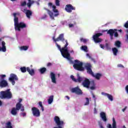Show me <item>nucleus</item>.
<instances>
[{"mask_svg": "<svg viewBox=\"0 0 128 128\" xmlns=\"http://www.w3.org/2000/svg\"><path fill=\"white\" fill-rule=\"evenodd\" d=\"M68 42L67 40H66V44L64 45V47H62V48L60 47V46L56 44L57 48L58 50H60L61 54L63 58L68 60L70 61V64H74V61H72V60L70 58V52H68Z\"/></svg>", "mask_w": 128, "mask_h": 128, "instance_id": "nucleus-1", "label": "nucleus"}, {"mask_svg": "<svg viewBox=\"0 0 128 128\" xmlns=\"http://www.w3.org/2000/svg\"><path fill=\"white\" fill-rule=\"evenodd\" d=\"M14 26L16 30L20 32V28H26V24L24 22L18 23V18L16 17V13H14Z\"/></svg>", "mask_w": 128, "mask_h": 128, "instance_id": "nucleus-2", "label": "nucleus"}, {"mask_svg": "<svg viewBox=\"0 0 128 128\" xmlns=\"http://www.w3.org/2000/svg\"><path fill=\"white\" fill-rule=\"evenodd\" d=\"M85 68H86L88 74H90L92 76H94V78H95L98 80H100V78L102 76V74L100 73H96L94 75L92 70V64H90V63L86 64L85 65Z\"/></svg>", "mask_w": 128, "mask_h": 128, "instance_id": "nucleus-3", "label": "nucleus"}, {"mask_svg": "<svg viewBox=\"0 0 128 128\" xmlns=\"http://www.w3.org/2000/svg\"><path fill=\"white\" fill-rule=\"evenodd\" d=\"M2 100L6 98L7 100H10L12 98V94L10 92V89H8L5 91H1L0 92Z\"/></svg>", "mask_w": 128, "mask_h": 128, "instance_id": "nucleus-4", "label": "nucleus"}, {"mask_svg": "<svg viewBox=\"0 0 128 128\" xmlns=\"http://www.w3.org/2000/svg\"><path fill=\"white\" fill-rule=\"evenodd\" d=\"M75 64L73 65V68L76 70H79V72H82L84 70V68L82 66L84 64L82 62H80L78 60H74Z\"/></svg>", "mask_w": 128, "mask_h": 128, "instance_id": "nucleus-5", "label": "nucleus"}, {"mask_svg": "<svg viewBox=\"0 0 128 128\" xmlns=\"http://www.w3.org/2000/svg\"><path fill=\"white\" fill-rule=\"evenodd\" d=\"M6 76V74L0 75V88H2L8 86V83L5 80Z\"/></svg>", "mask_w": 128, "mask_h": 128, "instance_id": "nucleus-6", "label": "nucleus"}, {"mask_svg": "<svg viewBox=\"0 0 128 128\" xmlns=\"http://www.w3.org/2000/svg\"><path fill=\"white\" fill-rule=\"evenodd\" d=\"M100 36H102V33H96L93 36V40L96 44L102 42V39L100 38Z\"/></svg>", "mask_w": 128, "mask_h": 128, "instance_id": "nucleus-7", "label": "nucleus"}, {"mask_svg": "<svg viewBox=\"0 0 128 128\" xmlns=\"http://www.w3.org/2000/svg\"><path fill=\"white\" fill-rule=\"evenodd\" d=\"M8 80L11 82L12 86H14V84H16V82L14 80H18V78L16 74H10V78H8Z\"/></svg>", "mask_w": 128, "mask_h": 128, "instance_id": "nucleus-8", "label": "nucleus"}, {"mask_svg": "<svg viewBox=\"0 0 128 128\" xmlns=\"http://www.w3.org/2000/svg\"><path fill=\"white\" fill-rule=\"evenodd\" d=\"M77 79L74 78V76L73 75H72L70 76V78L73 80V82H79V84H80L84 80V78L82 76H80V74H77Z\"/></svg>", "mask_w": 128, "mask_h": 128, "instance_id": "nucleus-9", "label": "nucleus"}, {"mask_svg": "<svg viewBox=\"0 0 128 128\" xmlns=\"http://www.w3.org/2000/svg\"><path fill=\"white\" fill-rule=\"evenodd\" d=\"M32 111L34 116L38 118V116H40V110H38V108L33 107L32 108Z\"/></svg>", "mask_w": 128, "mask_h": 128, "instance_id": "nucleus-10", "label": "nucleus"}, {"mask_svg": "<svg viewBox=\"0 0 128 128\" xmlns=\"http://www.w3.org/2000/svg\"><path fill=\"white\" fill-rule=\"evenodd\" d=\"M72 92H73L74 94H82V90L80 88V87L78 86L75 87L74 88H72L71 90Z\"/></svg>", "mask_w": 128, "mask_h": 128, "instance_id": "nucleus-11", "label": "nucleus"}, {"mask_svg": "<svg viewBox=\"0 0 128 128\" xmlns=\"http://www.w3.org/2000/svg\"><path fill=\"white\" fill-rule=\"evenodd\" d=\"M22 102V99L20 98L18 100V102L16 104L17 110H20L21 112H24V106H22V104H20Z\"/></svg>", "mask_w": 128, "mask_h": 128, "instance_id": "nucleus-12", "label": "nucleus"}, {"mask_svg": "<svg viewBox=\"0 0 128 128\" xmlns=\"http://www.w3.org/2000/svg\"><path fill=\"white\" fill-rule=\"evenodd\" d=\"M65 10L67 12H72V10H76V7H74L72 4H68L66 6Z\"/></svg>", "mask_w": 128, "mask_h": 128, "instance_id": "nucleus-13", "label": "nucleus"}, {"mask_svg": "<svg viewBox=\"0 0 128 128\" xmlns=\"http://www.w3.org/2000/svg\"><path fill=\"white\" fill-rule=\"evenodd\" d=\"M92 82L90 81V80L86 78L85 80L82 82V85L84 88H90V85L91 84Z\"/></svg>", "mask_w": 128, "mask_h": 128, "instance_id": "nucleus-14", "label": "nucleus"}, {"mask_svg": "<svg viewBox=\"0 0 128 128\" xmlns=\"http://www.w3.org/2000/svg\"><path fill=\"white\" fill-rule=\"evenodd\" d=\"M107 32V34L110 35V40H114V31L112 29H110L108 30H104L102 31V32Z\"/></svg>", "mask_w": 128, "mask_h": 128, "instance_id": "nucleus-15", "label": "nucleus"}, {"mask_svg": "<svg viewBox=\"0 0 128 128\" xmlns=\"http://www.w3.org/2000/svg\"><path fill=\"white\" fill-rule=\"evenodd\" d=\"M56 40L57 42H66V40H67V42H68V40H66L64 39V36L63 34H60L59 35V36L57 38Z\"/></svg>", "mask_w": 128, "mask_h": 128, "instance_id": "nucleus-16", "label": "nucleus"}, {"mask_svg": "<svg viewBox=\"0 0 128 128\" xmlns=\"http://www.w3.org/2000/svg\"><path fill=\"white\" fill-rule=\"evenodd\" d=\"M24 10L26 12L25 14H26V18H30V16H32V10L26 9H24Z\"/></svg>", "mask_w": 128, "mask_h": 128, "instance_id": "nucleus-17", "label": "nucleus"}, {"mask_svg": "<svg viewBox=\"0 0 128 128\" xmlns=\"http://www.w3.org/2000/svg\"><path fill=\"white\" fill-rule=\"evenodd\" d=\"M108 128H116V119H114V118H112V124H108Z\"/></svg>", "mask_w": 128, "mask_h": 128, "instance_id": "nucleus-18", "label": "nucleus"}, {"mask_svg": "<svg viewBox=\"0 0 128 128\" xmlns=\"http://www.w3.org/2000/svg\"><path fill=\"white\" fill-rule=\"evenodd\" d=\"M50 76L52 82H53V84H56V74L52 72H51Z\"/></svg>", "mask_w": 128, "mask_h": 128, "instance_id": "nucleus-19", "label": "nucleus"}, {"mask_svg": "<svg viewBox=\"0 0 128 128\" xmlns=\"http://www.w3.org/2000/svg\"><path fill=\"white\" fill-rule=\"evenodd\" d=\"M100 116L104 122H106V120H108V118H106V113L104 112H102L100 113Z\"/></svg>", "mask_w": 128, "mask_h": 128, "instance_id": "nucleus-20", "label": "nucleus"}, {"mask_svg": "<svg viewBox=\"0 0 128 128\" xmlns=\"http://www.w3.org/2000/svg\"><path fill=\"white\" fill-rule=\"evenodd\" d=\"M102 94L108 96V100H110L111 102H112V100H114V97H112V94H110L108 93H104V92H102Z\"/></svg>", "mask_w": 128, "mask_h": 128, "instance_id": "nucleus-21", "label": "nucleus"}, {"mask_svg": "<svg viewBox=\"0 0 128 128\" xmlns=\"http://www.w3.org/2000/svg\"><path fill=\"white\" fill-rule=\"evenodd\" d=\"M48 6H52V10H53L54 12H56V13L58 12V10H56V6L55 5L52 6V3L49 2L48 4Z\"/></svg>", "mask_w": 128, "mask_h": 128, "instance_id": "nucleus-22", "label": "nucleus"}, {"mask_svg": "<svg viewBox=\"0 0 128 128\" xmlns=\"http://www.w3.org/2000/svg\"><path fill=\"white\" fill-rule=\"evenodd\" d=\"M2 48L0 47V52L2 50L4 52H6V42L2 41Z\"/></svg>", "mask_w": 128, "mask_h": 128, "instance_id": "nucleus-23", "label": "nucleus"}, {"mask_svg": "<svg viewBox=\"0 0 128 128\" xmlns=\"http://www.w3.org/2000/svg\"><path fill=\"white\" fill-rule=\"evenodd\" d=\"M26 70L28 72L30 76H34V69L30 70V67H27Z\"/></svg>", "mask_w": 128, "mask_h": 128, "instance_id": "nucleus-24", "label": "nucleus"}, {"mask_svg": "<svg viewBox=\"0 0 128 128\" xmlns=\"http://www.w3.org/2000/svg\"><path fill=\"white\" fill-rule=\"evenodd\" d=\"M16 108H13L11 110V114L13 116H16V114H18V112H16V110H20V109H18L16 106Z\"/></svg>", "mask_w": 128, "mask_h": 128, "instance_id": "nucleus-25", "label": "nucleus"}, {"mask_svg": "<svg viewBox=\"0 0 128 128\" xmlns=\"http://www.w3.org/2000/svg\"><path fill=\"white\" fill-rule=\"evenodd\" d=\"M114 46L118 48H122V42L120 40H116L115 42Z\"/></svg>", "mask_w": 128, "mask_h": 128, "instance_id": "nucleus-26", "label": "nucleus"}, {"mask_svg": "<svg viewBox=\"0 0 128 128\" xmlns=\"http://www.w3.org/2000/svg\"><path fill=\"white\" fill-rule=\"evenodd\" d=\"M46 72V68L44 67L42 68L39 69V72H40V74H44Z\"/></svg>", "mask_w": 128, "mask_h": 128, "instance_id": "nucleus-27", "label": "nucleus"}, {"mask_svg": "<svg viewBox=\"0 0 128 128\" xmlns=\"http://www.w3.org/2000/svg\"><path fill=\"white\" fill-rule=\"evenodd\" d=\"M46 10H47L48 14H49L50 18H52V20H54V13H52V12L49 10L46 9Z\"/></svg>", "mask_w": 128, "mask_h": 128, "instance_id": "nucleus-28", "label": "nucleus"}, {"mask_svg": "<svg viewBox=\"0 0 128 128\" xmlns=\"http://www.w3.org/2000/svg\"><path fill=\"white\" fill-rule=\"evenodd\" d=\"M90 84L92 86L90 87V90H96V83H94V82L92 81Z\"/></svg>", "mask_w": 128, "mask_h": 128, "instance_id": "nucleus-29", "label": "nucleus"}, {"mask_svg": "<svg viewBox=\"0 0 128 128\" xmlns=\"http://www.w3.org/2000/svg\"><path fill=\"white\" fill-rule=\"evenodd\" d=\"M113 54L114 56H118V50L116 48H112Z\"/></svg>", "mask_w": 128, "mask_h": 128, "instance_id": "nucleus-30", "label": "nucleus"}, {"mask_svg": "<svg viewBox=\"0 0 128 128\" xmlns=\"http://www.w3.org/2000/svg\"><path fill=\"white\" fill-rule=\"evenodd\" d=\"M52 102H54V96H50L48 99V104H50Z\"/></svg>", "mask_w": 128, "mask_h": 128, "instance_id": "nucleus-31", "label": "nucleus"}, {"mask_svg": "<svg viewBox=\"0 0 128 128\" xmlns=\"http://www.w3.org/2000/svg\"><path fill=\"white\" fill-rule=\"evenodd\" d=\"M20 50H28V46H24L20 47Z\"/></svg>", "mask_w": 128, "mask_h": 128, "instance_id": "nucleus-32", "label": "nucleus"}, {"mask_svg": "<svg viewBox=\"0 0 128 128\" xmlns=\"http://www.w3.org/2000/svg\"><path fill=\"white\" fill-rule=\"evenodd\" d=\"M6 128H12V122H8L6 123Z\"/></svg>", "mask_w": 128, "mask_h": 128, "instance_id": "nucleus-33", "label": "nucleus"}, {"mask_svg": "<svg viewBox=\"0 0 128 128\" xmlns=\"http://www.w3.org/2000/svg\"><path fill=\"white\" fill-rule=\"evenodd\" d=\"M114 31V38H118V30L117 29H114L113 30Z\"/></svg>", "mask_w": 128, "mask_h": 128, "instance_id": "nucleus-34", "label": "nucleus"}, {"mask_svg": "<svg viewBox=\"0 0 128 128\" xmlns=\"http://www.w3.org/2000/svg\"><path fill=\"white\" fill-rule=\"evenodd\" d=\"M20 70L22 72H26V70H27L26 66L21 67L20 68Z\"/></svg>", "mask_w": 128, "mask_h": 128, "instance_id": "nucleus-35", "label": "nucleus"}, {"mask_svg": "<svg viewBox=\"0 0 128 128\" xmlns=\"http://www.w3.org/2000/svg\"><path fill=\"white\" fill-rule=\"evenodd\" d=\"M38 105L40 106L42 112H44V106H42V102H39Z\"/></svg>", "mask_w": 128, "mask_h": 128, "instance_id": "nucleus-36", "label": "nucleus"}, {"mask_svg": "<svg viewBox=\"0 0 128 128\" xmlns=\"http://www.w3.org/2000/svg\"><path fill=\"white\" fill-rule=\"evenodd\" d=\"M82 50H84V52H88V46H82Z\"/></svg>", "mask_w": 128, "mask_h": 128, "instance_id": "nucleus-37", "label": "nucleus"}, {"mask_svg": "<svg viewBox=\"0 0 128 128\" xmlns=\"http://www.w3.org/2000/svg\"><path fill=\"white\" fill-rule=\"evenodd\" d=\"M86 102L84 104V106H88L90 104V100L88 99V98H86Z\"/></svg>", "mask_w": 128, "mask_h": 128, "instance_id": "nucleus-38", "label": "nucleus"}, {"mask_svg": "<svg viewBox=\"0 0 128 128\" xmlns=\"http://www.w3.org/2000/svg\"><path fill=\"white\" fill-rule=\"evenodd\" d=\"M52 40H53L54 42H56V48H58V46H56V44H57L58 46H60V45L58 44V42H58V40H58V38H56V39L55 37L54 36V37L52 38Z\"/></svg>", "mask_w": 128, "mask_h": 128, "instance_id": "nucleus-39", "label": "nucleus"}, {"mask_svg": "<svg viewBox=\"0 0 128 128\" xmlns=\"http://www.w3.org/2000/svg\"><path fill=\"white\" fill-rule=\"evenodd\" d=\"M32 4H34V1H32V2H28L27 4V6H28V8H30V6H32Z\"/></svg>", "mask_w": 128, "mask_h": 128, "instance_id": "nucleus-40", "label": "nucleus"}, {"mask_svg": "<svg viewBox=\"0 0 128 128\" xmlns=\"http://www.w3.org/2000/svg\"><path fill=\"white\" fill-rule=\"evenodd\" d=\"M60 0H56V4L57 6H60Z\"/></svg>", "mask_w": 128, "mask_h": 128, "instance_id": "nucleus-41", "label": "nucleus"}, {"mask_svg": "<svg viewBox=\"0 0 128 128\" xmlns=\"http://www.w3.org/2000/svg\"><path fill=\"white\" fill-rule=\"evenodd\" d=\"M80 42H84V44H86V42H88V40H86V39H84L83 38H80Z\"/></svg>", "mask_w": 128, "mask_h": 128, "instance_id": "nucleus-42", "label": "nucleus"}, {"mask_svg": "<svg viewBox=\"0 0 128 128\" xmlns=\"http://www.w3.org/2000/svg\"><path fill=\"white\" fill-rule=\"evenodd\" d=\"M107 50H110V46H108V44L106 43V46H105Z\"/></svg>", "mask_w": 128, "mask_h": 128, "instance_id": "nucleus-43", "label": "nucleus"}, {"mask_svg": "<svg viewBox=\"0 0 128 128\" xmlns=\"http://www.w3.org/2000/svg\"><path fill=\"white\" fill-rule=\"evenodd\" d=\"M21 6H26V2L24 1V2L21 3Z\"/></svg>", "mask_w": 128, "mask_h": 128, "instance_id": "nucleus-44", "label": "nucleus"}, {"mask_svg": "<svg viewBox=\"0 0 128 128\" xmlns=\"http://www.w3.org/2000/svg\"><path fill=\"white\" fill-rule=\"evenodd\" d=\"M86 56H88V58H90V60H94V58H92V56H90V54H86Z\"/></svg>", "mask_w": 128, "mask_h": 128, "instance_id": "nucleus-45", "label": "nucleus"}, {"mask_svg": "<svg viewBox=\"0 0 128 128\" xmlns=\"http://www.w3.org/2000/svg\"><path fill=\"white\" fill-rule=\"evenodd\" d=\"M52 66V64L51 62H48L46 65L48 67Z\"/></svg>", "mask_w": 128, "mask_h": 128, "instance_id": "nucleus-46", "label": "nucleus"}, {"mask_svg": "<svg viewBox=\"0 0 128 128\" xmlns=\"http://www.w3.org/2000/svg\"><path fill=\"white\" fill-rule=\"evenodd\" d=\"M118 68H124V66H122V64H118Z\"/></svg>", "mask_w": 128, "mask_h": 128, "instance_id": "nucleus-47", "label": "nucleus"}, {"mask_svg": "<svg viewBox=\"0 0 128 128\" xmlns=\"http://www.w3.org/2000/svg\"><path fill=\"white\" fill-rule=\"evenodd\" d=\"M21 114H22V116L24 117V116H26V113L23 112V113H22Z\"/></svg>", "mask_w": 128, "mask_h": 128, "instance_id": "nucleus-48", "label": "nucleus"}, {"mask_svg": "<svg viewBox=\"0 0 128 128\" xmlns=\"http://www.w3.org/2000/svg\"><path fill=\"white\" fill-rule=\"evenodd\" d=\"M100 47L101 48H103V49L104 48V44H100Z\"/></svg>", "mask_w": 128, "mask_h": 128, "instance_id": "nucleus-49", "label": "nucleus"}, {"mask_svg": "<svg viewBox=\"0 0 128 128\" xmlns=\"http://www.w3.org/2000/svg\"><path fill=\"white\" fill-rule=\"evenodd\" d=\"M69 28H74V25L73 24H68Z\"/></svg>", "mask_w": 128, "mask_h": 128, "instance_id": "nucleus-50", "label": "nucleus"}, {"mask_svg": "<svg viewBox=\"0 0 128 128\" xmlns=\"http://www.w3.org/2000/svg\"><path fill=\"white\" fill-rule=\"evenodd\" d=\"M94 114H98V111L96 110V108H94Z\"/></svg>", "mask_w": 128, "mask_h": 128, "instance_id": "nucleus-51", "label": "nucleus"}, {"mask_svg": "<svg viewBox=\"0 0 128 128\" xmlns=\"http://www.w3.org/2000/svg\"><path fill=\"white\" fill-rule=\"evenodd\" d=\"M92 96L93 98H94V100H96V96H94V94L93 93H92Z\"/></svg>", "mask_w": 128, "mask_h": 128, "instance_id": "nucleus-52", "label": "nucleus"}, {"mask_svg": "<svg viewBox=\"0 0 128 128\" xmlns=\"http://www.w3.org/2000/svg\"><path fill=\"white\" fill-rule=\"evenodd\" d=\"M127 108H128V107L126 106L124 108H123V109L122 110V112H124V111L126 110Z\"/></svg>", "mask_w": 128, "mask_h": 128, "instance_id": "nucleus-53", "label": "nucleus"}, {"mask_svg": "<svg viewBox=\"0 0 128 128\" xmlns=\"http://www.w3.org/2000/svg\"><path fill=\"white\" fill-rule=\"evenodd\" d=\"M60 14L58 13H56V14H54V16H58Z\"/></svg>", "mask_w": 128, "mask_h": 128, "instance_id": "nucleus-54", "label": "nucleus"}, {"mask_svg": "<svg viewBox=\"0 0 128 128\" xmlns=\"http://www.w3.org/2000/svg\"><path fill=\"white\" fill-rule=\"evenodd\" d=\"M118 32H122V29H120L119 30H118Z\"/></svg>", "mask_w": 128, "mask_h": 128, "instance_id": "nucleus-55", "label": "nucleus"}, {"mask_svg": "<svg viewBox=\"0 0 128 128\" xmlns=\"http://www.w3.org/2000/svg\"><path fill=\"white\" fill-rule=\"evenodd\" d=\"M65 98H68V100H70V96H65Z\"/></svg>", "mask_w": 128, "mask_h": 128, "instance_id": "nucleus-56", "label": "nucleus"}, {"mask_svg": "<svg viewBox=\"0 0 128 128\" xmlns=\"http://www.w3.org/2000/svg\"><path fill=\"white\" fill-rule=\"evenodd\" d=\"M100 128H104V126H102V124H100Z\"/></svg>", "mask_w": 128, "mask_h": 128, "instance_id": "nucleus-57", "label": "nucleus"}, {"mask_svg": "<svg viewBox=\"0 0 128 128\" xmlns=\"http://www.w3.org/2000/svg\"><path fill=\"white\" fill-rule=\"evenodd\" d=\"M2 105V100H0V106Z\"/></svg>", "mask_w": 128, "mask_h": 128, "instance_id": "nucleus-58", "label": "nucleus"}, {"mask_svg": "<svg viewBox=\"0 0 128 128\" xmlns=\"http://www.w3.org/2000/svg\"><path fill=\"white\" fill-rule=\"evenodd\" d=\"M122 128H126V126L124 125L122 126Z\"/></svg>", "mask_w": 128, "mask_h": 128, "instance_id": "nucleus-59", "label": "nucleus"}, {"mask_svg": "<svg viewBox=\"0 0 128 128\" xmlns=\"http://www.w3.org/2000/svg\"><path fill=\"white\" fill-rule=\"evenodd\" d=\"M28 2H32V1L30 0H28Z\"/></svg>", "mask_w": 128, "mask_h": 128, "instance_id": "nucleus-60", "label": "nucleus"}, {"mask_svg": "<svg viewBox=\"0 0 128 128\" xmlns=\"http://www.w3.org/2000/svg\"><path fill=\"white\" fill-rule=\"evenodd\" d=\"M2 98V95H0V98Z\"/></svg>", "mask_w": 128, "mask_h": 128, "instance_id": "nucleus-61", "label": "nucleus"}, {"mask_svg": "<svg viewBox=\"0 0 128 128\" xmlns=\"http://www.w3.org/2000/svg\"><path fill=\"white\" fill-rule=\"evenodd\" d=\"M60 74H58V76H59V77H60Z\"/></svg>", "mask_w": 128, "mask_h": 128, "instance_id": "nucleus-62", "label": "nucleus"}]
</instances>
